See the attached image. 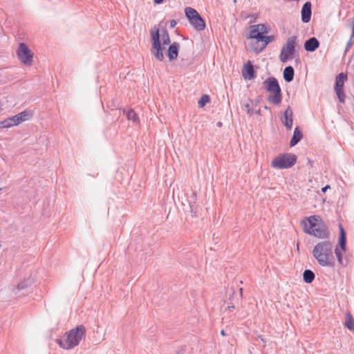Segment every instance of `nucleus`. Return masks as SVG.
Wrapping results in <instances>:
<instances>
[{
	"label": "nucleus",
	"mask_w": 354,
	"mask_h": 354,
	"mask_svg": "<svg viewBox=\"0 0 354 354\" xmlns=\"http://www.w3.org/2000/svg\"><path fill=\"white\" fill-rule=\"evenodd\" d=\"M301 225L305 233L321 239H327L330 232L325 223L319 215H313L301 221Z\"/></svg>",
	"instance_id": "f257e3e1"
},
{
	"label": "nucleus",
	"mask_w": 354,
	"mask_h": 354,
	"mask_svg": "<svg viewBox=\"0 0 354 354\" xmlns=\"http://www.w3.org/2000/svg\"><path fill=\"white\" fill-rule=\"evenodd\" d=\"M313 257L323 267H334L335 263L333 255V245L330 241L318 243L313 250Z\"/></svg>",
	"instance_id": "f03ea898"
},
{
	"label": "nucleus",
	"mask_w": 354,
	"mask_h": 354,
	"mask_svg": "<svg viewBox=\"0 0 354 354\" xmlns=\"http://www.w3.org/2000/svg\"><path fill=\"white\" fill-rule=\"evenodd\" d=\"M86 335V328L84 325H78L72 328L60 338L56 339L59 346L66 350H70L79 345L80 341L85 338Z\"/></svg>",
	"instance_id": "7ed1b4c3"
},
{
	"label": "nucleus",
	"mask_w": 354,
	"mask_h": 354,
	"mask_svg": "<svg viewBox=\"0 0 354 354\" xmlns=\"http://www.w3.org/2000/svg\"><path fill=\"white\" fill-rule=\"evenodd\" d=\"M266 91L270 94L268 100L274 104L278 105L282 100V92L277 79L274 77H268L263 83Z\"/></svg>",
	"instance_id": "20e7f679"
},
{
	"label": "nucleus",
	"mask_w": 354,
	"mask_h": 354,
	"mask_svg": "<svg viewBox=\"0 0 354 354\" xmlns=\"http://www.w3.org/2000/svg\"><path fill=\"white\" fill-rule=\"evenodd\" d=\"M150 34L151 41V53L157 60L162 62L165 59L163 55L164 48L161 44L159 28L154 26L153 28L151 30Z\"/></svg>",
	"instance_id": "39448f33"
},
{
	"label": "nucleus",
	"mask_w": 354,
	"mask_h": 354,
	"mask_svg": "<svg viewBox=\"0 0 354 354\" xmlns=\"http://www.w3.org/2000/svg\"><path fill=\"white\" fill-rule=\"evenodd\" d=\"M297 157L292 153H284L276 156L271 162L273 168L283 169L292 167L297 162Z\"/></svg>",
	"instance_id": "423d86ee"
},
{
	"label": "nucleus",
	"mask_w": 354,
	"mask_h": 354,
	"mask_svg": "<svg viewBox=\"0 0 354 354\" xmlns=\"http://www.w3.org/2000/svg\"><path fill=\"white\" fill-rule=\"evenodd\" d=\"M297 41V36H292L288 38L287 42L282 46L279 55V59L281 62L285 63L295 57L297 53L295 50Z\"/></svg>",
	"instance_id": "0eeeda50"
},
{
	"label": "nucleus",
	"mask_w": 354,
	"mask_h": 354,
	"mask_svg": "<svg viewBox=\"0 0 354 354\" xmlns=\"http://www.w3.org/2000/svg\"><path fill=\"white\" fill-rule=\"evenodd\" d=\"M185 16L189 24L197 31H202L205 28L206 24L198 12L191 7H186L185 9Z\"/></svg>",
	"instance_id": "6e6552de"
},
{
	"label": "nucleus",
	"mask_w": 354,
	"mask_h": 354,
	"mask_svg": "<svg viewBox=\"0 0 354 354\" xmlns=\"http://www.w3.org/2000/svg\"><path fill=\"white\" fill-rule=\"evenodd\" d=\"M17 55L19 59L26 66L32 64L33 53L25 43H20L18 46Z\"/></svg>",
	"instance_id": "1a4fd4ad"
},
{
	"label": "nucleus",
	"mask_w": 354,
	"mask_h": 354,
	"mask_svg": "<svg viewBox=\"0 0 354 354\" xmlns=\"http://www.w3.org/2000/svg\"><path fill=\"white\" fill-rule=\"evenodd\" d=\"M347 80V75L344 73H339L335 78V91L337 98L341 103H344L346 94L344 91V82Z\"/></svg>",
	"instance_id": "9d476101"
},
{
	"label": "nucleus",
	"mask_w": 354,
	"mask_h": 354,
	"mask_svg": "<svg viewBox=\"0 0 354 354\" xmlns=\"http://www.w3.org/2000/svg\"><path fill=\"white\" fill-rule=\"evenodd\" d=\"M242 75L245 80H252L257 77V72L251 61H248L242 69Z\"/></svg>",
	"instance_id": "9b49d317"
},
{
	"label": "nucleus",
	"mask_w": 354,
	"mask_h": 354,
	"mask_svg": "<svg viewBox=\"0 0 354 354\" xmlns=\"http://www.w3.org/2000/svg\"><path fill=\"white\" fill-rule=\"evenodd\" d=\"M197 201L196 192L192 191L189 196H187V202L188 203L189 212L192 217L198 216V209L196 205Z\"/></svg>",
	"instance_id": "f8f14e48"
},
{
	"label": "nucleus",
	"mask_w": 354,
	"mask_h": 354,
	"mask_svg": "<svg viewBox=\"0 0 354 354\" xmlns=\"http://www.w3.org/2000/svg\"><path fill=\"white\" fill-rule=\"evenodd\" d=\"M293 111L290 106L286 109L283 113V117L281 118V120L287 130H290L292 128L293 124Z\"/></svg>",
	"instance_id": "ddd939ff"
},
{
	"label": "nucleus",
	"mask_w": 354,
	"mask_h": 354,
	"mask_svg": "<svg viewBox=\"0 0 354 354\" xmlns=\"http://www.w3.org/2000/svg\"><path fill=\"white\" fill-rule=\"evenodd\" d=\"M312 15V3L306 1L302 6L301 11V19L303 23H308Z\"/></svg>",
	"instance_id": "4468645a"
},
{
	"label": "nucleus",
	"mask_w": 354,
	"mask_h": 354,
	"mask_svg": "<svg viewBox=\"0 0 354 354\" xmlns=\"http://www.w3.org/2000/svg\"><path fill=\"white\" fill-rule=\"evenodd\" d=\"M180 49V44L177 41H174L169 44V46L167 50V55L170 62L175 60L178 56Z\"/></svg>",
	"instance_id": "2eb2a0df"
},
{
	"label": "nucleus",
	"mask_w": 354,
	"mask_h": 354,
	"mask_svg": "<svg viewBox=\"0 0 354 354\" xmlns=\"http://www.w3.org/2000/svg\"><path fill=\"white\" fill-rule=\"evenodd\" d=\"M31 113L29 111L25 110L19 113L13 115L11 118L13 125H18L19 124L25 122L30 119Z\"/></svg>",
	"instance_id": "dca6fc26"
},
{
	"label": "nucleus",
	"mask_w": 354,
	"mask_h": 354,
	"mask_svg": "<svg viewBox=\"0 0 354 354\" xmlns=\"http://www.w3.org/2000/svg\"><path fill=\"white\" fill-rule=\"evenodd\" d=\"M319 46V41L316 37H310L304 42V49L308 52H314Z\"/></svg>",
	"instance_id": "f3484780"
},
{
	"label": "nucleus",
	"mask_w": 354,
	"mask_h": 354,
	"mask_svg": "<svg viewBox=\"0 0 354 354\" xmlns=\"http://www.w3.org/2000/svg\"><path fill=\"white\" fill-rule=\"evenodd\" d=\"M249 29L250 35L248 37V39H256L257 42H260L263 35L260 33V29L258 24L250 26Z\"/></svg>",
	"instance_id": "a211bd4d"
},
{
	"label": "nucleus",
	"mask_w": 354,
	"mask_h": 354,
	"mask_svg": "<svg viewBox=\"0 0 354 354\" xmlns=\"http://www.w3.org/2000/svg\"><path fill=\"white\" fill-rule=\"evenodd\" d=\"M339 234L338 239V245L342 251L346 249V233L342 224H339Z\"/></svg>",
	"instance_id": "6ab92c4d"
},
{
	"label": "nucleus",
	"mask_w": 354,
	"mask_h": 354,
	"mask_svg": "<svg viewBox=\"0 0 354 354\" xmlns=\"http://www.w3.org/2000/svg\"><path fill=\"white\" fill-rule=\"evenodd\" d=\"M303 138V133L299 127L295 128L293 136L290 141V146L291 147L297 145Z\"/></svg>",
	"instance_id": "aec40b11"
},
{
	"label": "nucleus",
	"mask_w": 354,
	"mask_h": 354,
	"mask_svg": "<svg viewBox=\"0 0 354 354\" xmlns=\"http://www.w3.org/2000/svg\"><path fill=\"white\" fill-rule=\"evenodd\" d=\"M283 79L286 82H291L295 76V71L292 66H286L283 73Z\"/></svg>",
	"instance_id": "412c9836"
},
{
	"label": "nucleus",
	"mask_w": 354,
	"mask_h": 354,
	"mask_svg": "<svg viewBox=\"0 0 354 354\" xmlns=\"http://www.w3.org/2000/svg\"><path fill=\"white\" fill-rule=\"evenodd\" d=\"M315 278V273L309 269H306L303 272V281L306 283H311Z\"/></svg>",
	"instance_id": "4be33fe9"
},
{
	"label": "nucleus",
	"mask_w": 354,
	"mask_h": 354,
	"mask_svg": "<svg viewBox=\"0 0 354 354\" xmlns=\"http://www.w3.org/2000/svg\"><path fill=\"white\" fill-rule=\"evenodd\" d=\"M275 39L273 35H263L261 39V42H262V46L257 52H261L263 48H265L270 43L274 41Z\"/></svg>",
	"instance_id": "5701e85b"
},
{
	"label": "nucleus",
	"mask_w": 354,
	"mask_h": 354,
	"mask_svg": "<svg viewBox=\"0 0 354 354\" xmlns=\"http://www.w3.org/2000/svg\"><path fill=\"white\" fill-rule=\"evenodd\" d=\"M344 326L349 330L354 331V319L349 311L346 313V319Z\"/></svg>",
	"instance_id": "b1692460"
},
{
	"label": "nucleus",
	"mask_w": 354,
	"mask_h": 354,
	"mask_svg": "<svg viewBox=\"0 0 354 354\" xmlns=\"http://www.w3.org/2000/svg\"><path fill=\"white\" fill-rule=\"evenodd\" d=\"M124 114L126 115V117L128 120H132L134 122H139V117L138 114L133 110L130 109L127 111H124Z\"/></svg>",
	"instance_id": "393cba45"
},
{
	"label": "nucleus",
	"mask_w": 354,
	"mask_h": 354,
	"mask_svg": "<svg viewBox=\"0 0 354 354\" xmlns=\"http://www.w3.org/2000/svg\"><path fill=\"white\" fill-rule=\"evenodd\" d=\"M161 36H162V41H161L162 46H164L169 45L171 43V39H170L169 34L166 29L162 30Z\"/></svg>",
	"instance_id": "a878e982"
},
{
	"label": "nucleus",
	"mask_w": 354,
	"mask_h": 354,
	"mask_svg": "<svg viewBox=\"0 0 354 354\" xmlns=\"http://www.w3.org/2000/svg\"><path fill=\"white\" fill-rule=\"evenodd\" d=\"M335 254L336 255L339 264L343 266H346L347 263H344L343 260L342 252L337 247H336L335 249Z\"/></svg>",
	"instance_id": "bb28decb"
},
{
	"label": "nucleus",
	"mask_w": 354,
	"mask_h": 354,
	"mask_svg": "<svg viewBox=\"0 0 354 354\" xmlns=\"http://www.w3.org/2000/svg\"><path fill=\"white\" fill-rule=\"evenodd\" d=\"M210 101L209 95L204 94L201 96L198 102V106L203 108L205 104Z\"/></svg>",
	"instance_id": "cd10ccee"
},
{
	"label": "nucleus",
	"mask_w": 354,
	"mask_h": 354,
	"mask_svg": "<svg viewBox=\"0 0 354 354\" xmlns=\"http://www.w3.org/2000/svg\"><path fill=\"white\" fill-rule=\"evenodd\" d=\"M13 124L11 120V118L9 117L4 120L0 122V128L4 129V128H10L11 127H13Z\"/></svg>",
	"instance_id": "c85d7f7f"
},
{
	"label": "nucleus",
	"mask_w": 354,
	"mask_h": 354,
	"mask_svg": "<svg viewBox=\"0 0 354 354\" xmlns=\"http://www.w3.org/2000/svg\"><path fill=\"white\" fill-rule=\"evenodd\" d=\"M260 33L263 35L268 34L270 31V27H268L266 24H259Z\"/></svg>",
	"instance_id": "c756f323"
},
{
	"label": "nucleus",
	"mask_w": 354,
	"mask_h": 354,
	"mask_svg": "<svg viewBox=\"0 0 354 354\" xmlns=\"http://www.w3.org/2000/svg\"><path fill=\"white\" fill-rule=\"evenodd\" d=\"M29 287V284L28 283L27 281H22L21 283H19L17 286V290L18 292L21 291V290H26Z\"/></svg>",
	"instance_id": "7c9ffc66"
},
{
	"label": "nucleus",
	"mask_w": 354,
	"mask_h": 354,
	"mask_svg": "<svg viewBox=\"0 0 354 354\" xmlns=\"http://www.w3.org/2000/svg\"><path fill=\"white\" fill-rule=\"evenodd\" d=\"M348 24L351 28V39L354 38V17L348 19Z\"/></svg>",
	"instance_id": "2f4dec72"
},
{
	"label": "nucleus",
	"mask_w": 354,
	"mask_h": 354,
	"mask_svg": "<svg viewBox=\"0 0 354 354\" xmlns=\"http://www.w3.org/2000/svg\"><path fill=\"white\" fill-rule=\"evenodd\" d=\"M246 112L248 115H252L254 114V110L250 107L249 104H245Z\"/></svg>",
	"instance_id": "473e14b6"
},
{
	"label": "nucleus",
	"mask_w": 354,
	"mask_h": 354,
	"mask_svg": "<svg viewBox=\"0 0 354 354\" xmlns=\"http://www.w3.org/2000/svg\"><path fill=\"white\" fill-rule=\"evenodd\" d=\"M352 44H353L352 39H350L349 41L346 44V48H345V52H347L348 50V49L352 46Z\"/></svg>",
	"instance_id": "72a5a7b5"
},
{
	"label": "nucleus",
	"mask_w": 354,
	"mask_h": 354,
	"mask_svg": "<svg viewBox=\"0 0 354 354\" xmlns=\"http://www.w3.org/2000/svg\"><path fill=\"white\" fill-rule=\"evenodd\" d=\"M177 24V21L174 19H171L169 21L170 28H174Z\"/></svg>",
	"instance_id": "f704fd0d"
},
{
	"label": "nucleus",
	"mask_w": 354,
	"mask_h": 354,
	"mask_svg": "<svg viewBox=\"0 0 354 354\" xmlns=\"http://www.w3.org/2000/svg\"><path fill=\"white\" fill-rule=\"evenodd\" d=\"M185 348H186V346H184L183 347L181 348V349L176 351V354H184V353L185 351Z\"/></svg>",
	"instance_id": "c9c22d12"
},
{
	"label": "nucleus",
	"mask_w": 354,
	"mask_h": 354,
	"mask_svg": "<svg viewBox=\"0 0 354 354\" xmlns=\"http://www.w3.org/2000/svg\"><path fill=\"white\" fill-rule=\"evenodd\" d=\"M251 15L250 14H247V13H245V12H241V17L244 19H248L249 17H250Z\"/></svg>",
	"instance_id": "e433bc0d"
},
{
	"label": "nucleus",
	"mask_w": 354,
	"mask_h": 354,
	"mask_svg": "<svg viewBox=\"0 0 354 354\" xmlns=\"http://www.w3.org/2000/svg\"><path fill=\"white\" fill-rule=\"evenodd\" d=\"M190 64V62H187V60L182 59L181 61V65L183 66H189Z\"/></svg>",
	"instance_id": "4c0bfd02"
},
{
	"label": "nucleus",
	"mask_w": 354,
	"mask_h": 354,
	"mask_svg": "<svg viewBox=\"0 0 354 354\" xmlns=\"http://www.w3.org/2000/svg\"><path fill=\"white\" fill-rule=\"evenodd\" d=\"M250 15H251L250 17L253 18V20H251L250 23H254L258 15L257 14H250Z\"/></svg>",
	"instance_id": "58836bf2"
},
{
	"label": "nucleus",
	"mask_w": 354,
	"mask_h": 354,
	"mask_svg": "<svg viewBox=\"0 0 354 354\" xmlns=\"http://www.w3.org/2000/svg\"><path fill=\"white\" fill-rule=\"evenodd\" d=\"M330 187L329 185H326V186H324V187L322 188V192L325 193L328 189H330Z\"/></svg>",
	"instance_id": "ea45409f"
},
{
	"label": "nucleus",
	"mask_w": 354,
	"mask_h": 354,
	"mask_svg": "<svg viewBox=\"0 0 354 354\" xmlns=\"http://www.w3.org/2000/svg\"><path fill=\"white\" fill-rule=\"evenodd\" d=\"M165 0H153V3L156 4H161Z\"/></svg>",
	"instance_id": "a19ab883"
},
{
	"label": "nucleus",
	"mask_w": 354,
	"mask_h": 354,
	"mask_svg": "<svg viewBox=\"0 0 354 354\" xmlns=\"http://www.w3.org/2000/svg\"><path fill=\"white\" fill-rule=\"evenodd\" d=\"M254 113H255L257 115H260L261 114V111L260 109H259L258 110H256L255 111H254Z\"/></svg>",
	"instance_id": "79ce46f5"
},
{
	"label": "nucleus",
	"mask_w": 354,
	"mask_h": 354,
	"mask_svg": "<svg viewBox=\"0 0 354 354\" xmlns=\"http://www.w3.org/2000/svg\"><path fill=\"white\" fill-rule=\"evenodd\" d=\"M216 126L218 127H221L223 126V122H218L217 124H216Z\"/></svg>",
	"instance_id": "37998d69"
},
{
	"label": "nucleus",
	"mask_w": 354,
	"mask_h": 354,
	"mask_svg": "<svg viewBox=\"0 0 354 354\" xmlns=\"http://www.w3.org/2000/svg\"><path fill=\"white\" fill-rule=\"evenodd\" d=\"M252 104H253L254 106H257V105L259 103V100H257V101H256V102H253L252 101Z\"/></svg>",
	"instance_id": "c03bdc74"
},
{
	"label": "nucleus",
	"mask_w": 354,
	"mask_h": 354,
	"mask_svg": "<svg viewBox=\"0 0 354 354\" xmlns=\"http://www.w3.org/2000/svg\"><path fill=\"white\" fill-rule=\"evenodd\" d=\"M221 334L223 336H225V331H224L223 330H222L221 331Z\"/></svg>",
	"instance_id": "a18cd8bd"
},
{
	"label": "nucleus",
	"mask_w": 354,
	"mask_h": 354,
	"mask_svg": "<svg viewBox=\"0 0 354 354\" xmlns=\"http://www.w3.org/2000/svg\"><path fill=\"white\" fill-rule=\"evenodd\" d=\"M263 108H264V109H266V110H270V107H269V106H268L267 105L264 106V107H263Z\"/></svg>",
	"instance_id": "49530a36"
},
{
	"label": "nucleus",
	"mask_w": 354,
	"mask_h": 354,
	"mask_svg": "<svg viewBox=\"0 0 354 354\" xmlns=\"http://www.w3.org/2000/svg\"><path fill=\"white\" fill-rule=\"evenodd\" d=\"M228 309H233L234 308V306H230L227 307Z\"/></svg>",
	"instance_id": "de8ad7c7"
},
{
	"label": "nucleus",
	"mask_w": 354,
	"mask_h": 354,
	"mask_svg": "<svg viewBox=\"0 0 354 354\" xmlns=\"http://www.w3.org/2000/svg\"><path fill=\"white\" fill-rule=\"evenodd\" d=\"M239 291H240L241 296H242L243 288H240Z\"/></svg>",
	"instance_id": "09e8293b"
}]
</instances>
